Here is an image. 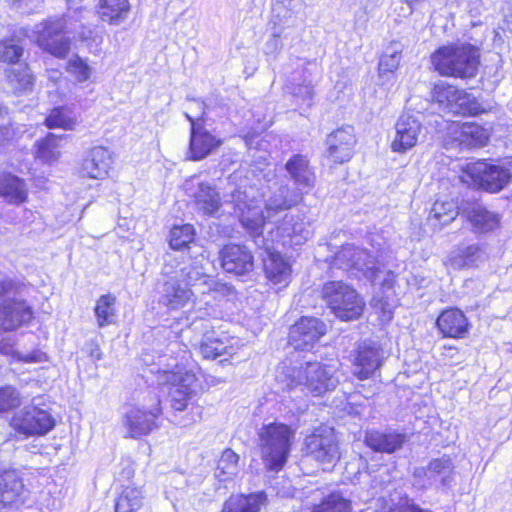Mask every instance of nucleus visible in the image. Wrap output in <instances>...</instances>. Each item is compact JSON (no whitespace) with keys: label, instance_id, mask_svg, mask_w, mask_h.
I'll list each match as a JSON object with an SVG mask.
<instances>
[{"label":"nucleus","instance_id":"obj_14","mask_svg":"<svg viewBox=\"0 0 512 512\" xmlns=\"http://www.w3.org/2000/svg\"><path fill=\"white\" fill-rule=\"evenodd\" d=\"M327 333L326 323L314 316H301L290 328L287 342L296 351H310Z\"/></svg>","mask_w":512,"mask_h":512},{"label":"nucleus","instance_id":"obj_58","mask_svg":"<svg viewBox=\"0 0 512 512\" xmlns=\"http://www.w3.org/2000/svg\"><path fill=\"white\" fill-rule=\"evenodd\" d=\"M243 226L248 228V229L250 228L247 222H243Z\"/></svg>","mask_w":512,"mask_h":512},{"label":"nucleus","instance_id":"obj_42","mask_svg":"<svg viewBox=\"0 0 512 512\" xmlns=\"http://www.w3.org/2000/svg\"><path fill=\"white\" fill-rule=\"evenodd\" d=\"M60 138L61 136L48 133L41 141H39L37 144L38 158L45 162H52L57 160L59 157L57 141Z\"/></svg>","mask_w":512,"mask_h":512},{"label":"nucleus","instance_id":"obj_37","mask_svg":"<svg viewBox=\"0 0 512 512\" xmlns=\"http://www.w3.org/2000/svg\"><path fill=\"white\" fill-rule=\"evenodd\" d=\"M116 303L117 298L111 293L100 295L96 300L94 314L99 328L116 323Z\"/></svg>","mask_w":512,"mask_h":512},{"label":"nucleus","instance_id":"obj_49","mask_svg":"<svg viewBox=\"0 0 512 512\" xmlns=\"http://www.w3.org/2000/svg\"><path fill=\"white\" fill-rule=\"evenodd\" d=\"M327 504L332 509L338 508L339 512H350V503L347 500L338 499L328 502Z\"/></svg>","mask_w":512,"mask_h":512},{"label":"nucleus","instance_id":"obj_38","mask_svg":"<svg viewBox=\"0 0 512 512\" xmlns=\"http://www.w3.org/2000/svg\"><path fill=\"white\" fill-rule=\"evenodd\" d=\"M43 124L48 129L73 130L77 124L76 117L67 106H56L50 109Z\"/></svg>","mask_w":512,"mask_h":512},{"label":"nucleus","instance_id":"obj_46","mask_svg":"<svg viewBox=\"0 0 512 512\" xmlns=\"http://www.w3.org/2000/svg\"><path fill=\"white\" fill-rule=\"evenodd\" d=\"M121 470L119 471V477L121 480H130L135 475L133 462L129 459L121 463Z\"/></svg>","mask_w":512,"mask_h":512},{"label":"nucleus","instance_id":"obj_28","mask_svg":"<svg viewBox=\"0 0 512 512\" xmlns=\"http://www.w3.org/2000/svg\"><path fill=\"white\" fill-rule=\"evenodd\" d=\"M460 214V204L456 197L437 198L431 206L428 221L442 228L454 222Z\"/></svg>","mask_w":512,"mask_h":512},{"label":"nucleus","instance_id":"obj_53","mask_svg":"<svg viewBox=\"0 0 512 512\" xmlns=\"http://www.w3.org/2000/svg\"><path fill=\"white\" fill-rule=\"evenodd\" d=\"M214 291H225L227 294H233L234 288L232 285L226 283H217L213 289Z\"/></svg>","mask_w":512,"mask_h":512},{"label":"nucleus","instance_id":"obj_4","mask_svg":"<svg viewBox=\"0 0 512 512\" xmlns=\"http://www.w3.org/2000/svg\"><path fill=\"white\" fill-rule=\"evenodd\" d=\"M320 299L340 321L349 322L362 317L366 303L356 288L343 280H328L320 287Z\"/></svg>","mask_w":512,"mask_h":512},{"label":"nucleus","instance_id":"obj_50","mask_svg":"<svg viewBox=\"0 0 512 512\" xmlns=\"http://www.w3.org/2000/svg\"><path fill=\"white\" fill-rule=\"evenodd\" d=\"M396 283V276L393 272H389L387 274V277L382 281L381 288L383 290L385 289H392L395 286Z\"/></svg>","mask_w":512,"mask_h":512},{"label":"nucleus","instance_id":"obj_47","mask_svg":"<svg viewBox=\"0 0 512 512\" xmlns=\"http://www.w3.org/2000/svg\"><path fill=\"white\" fill-rule=\"evenodd\" d=\"M19 284H17L16 282L12 281V280H9V279H5V280H1L0 281V297L6 295V294H9V293H13V292H16L18 289H19Z\"/></svg>","mask_w":512,"mask_h":512},{"label":"nucleus","instance_id":"obj_9","mask_svg":"<svg viewBox=\"0 0 512 512\" xmlns=\"http://www.w3.org/2000/svg\"><path fill=\"white\" fill-rule=\"evenodd\" d=\"M304 456L313 460L329 464L340 457V449L335 431L326 424L314 427L303 441Z\"/></svg>","mask_w":512,"mask_h":512},{"label":"nucleus","instance_id":"obj_57","mask_svg":"<svg viewBox=\"0 0 512 512\" xmlns=\"http://www.w3.org/2000/svg\"><path fill=\"white\" fill-rule=\"evenodd\" d=\"M9 111L8 108L5 106H0V116L8 115Z\"/></svg>","mask_w":512,"mask_h":512},{"label":"nucleus","instance_id":"obj_52","mask_svg":"<svg viewBox=\"0 0 512 512\" xmlns=\"http://www.w3.org/2000/svg\"><path fill=\"white\" fill-rule=\"evenodd\" d=\"M357 248L355 247H348V248H343L338 254H337V258L340 260V261H343L344 259H346L348 256H353L356 252H357Z\"/></svg>","mask_w":512,"mask_h":512},{"label":"nucleus","instance_id":"obj_24","mask_svg":"<svg viewBox=\"0 0 512 512\" xmlns=\"http://www.w3.org/2000/svg\"><path fill=\"white\" fill-rule=\"evenodd\" d=\"M111 166L109 151L101 146L94 147L83 159L79 174L84 179L101 180L107 177Z\"/></svg>","mask_w":512,"mask_h":512},{"label":"nucleus","instance_id":"obj_12","mask_svg":"<svg viewBox=\"0 0 512 512\" xmlns=\"http://www.w3.org/2000/svg\"><path fill=\"white\" fill-rule=\"evenodd\" d=\"M385 360L384 350L373 341H361L351 354L352 375L359 381L375 377Z\"/></svg>","mask_w":512,"mask_h":512},{"label":"nucleus","instance_id":"obj_44","mask_svg":"<svg viewBox=\"0 0 512 512\" xmlns=\"http://www.w3.org/2000/svg\"><path fill=\"white\" fill-rule=\"evenodd\" d=\"M239 455L231 448H226L222 451L218 460V468L226 474L228 470L236 469L239 463Z\"/></svg>","mask_w":512,"mask_h":512},{"label":"nucleus","instance_id":"obj_51","mask_svg":"<svg viewBox=\"0 0 512 512\" xmlns=\"http://www.w3.org/2000/svg\"><path fill=\"white\" fill-rule=\"evenodd\" d=\"M442 349H443V355L445 357H450V358H452L454 355L458 354V352H459V348L452 344L443 345Z\"/></svg>","mask_w":512,"mask_h":512},{"label":"nucleus","instance_id":"obj_22","mask_svg":"<svg viewBox=\"0 0 512 512\" xmlns=\"http://www.w3.org/2000/svg\"><path fill=\"white\" fill-rule=\"evenodd\" d=\"M263 273L277 291L287 288L292 281V266L279 252L269 251L263 259Z\"/></svg>","mask_w":512,"mask_h":512},{"label":"nucleus","instance_id":"obj_11","mask_svg":"<svg viewBox=\"0 0 512 512\" xmlns=\"http://www.w3.org/2000/svg\"><path fill=\"white\" fill-rule=\"evenodd\" d=\"M163 414L161 400L157 399L152 407L132 406L124 415L122 424L126 438L141 439L159 428Z\"/></svg>","mask_w":512,"mask_h":512},{"label":"nucleus","instance_id":"obj_13","mask_svg":"<svg viewBox=\"0 0 512 512\" xmlns=\"http://www.w3.org/2000/svg\"><path fill=\"white\" fill-rule=\"evenodd\" d=\"M491 127L476 121H451L447 125V135L451 143L460 149H479L488 145Z\"/></svg>","mask_w":512,"mask_h":512},{"label":"nucleus","instance_id":"obj_34","mask_svg":"<svg viewBox=\"0 0 512 512\" xmlns=\"http://www.w3.org/2000/svg\"><path fill=\"white\" fill-rule=\"evenodd\" d=\"M144 502V494L136 485L122 487L114 503V512H138Z\"/></svg>","mask_w":512,"mask_h":512},{"label":"nucleus","instance_id":"obj_48","mask_svg":"<svg viewBox=\"0 0 512 512\" xmlns=\"http://www.w3.org/2000/svg\"><path fill=\"white\" fill-rule=\"evenodd\" d=\"M19 360L23 363H38L44 360V354L38 351H34L20 356Z\"/></svg>","mask_w":512,"mask_h":512},{"label":"nucleus","instance_id":"obj_2","mask_svg":"<svg viewBox=\"0 0 512 512\" xmlns=\"http://www.w3.org/2000/svg\"><path fill=\"white\" fill-rule=\"evenodd\" d=\"M295 429L284 422L264 424L258 432V448L266 471L278 473L286 466L295 442Z\"/></svg>","mask_w":512,"mask_h":512},{"label":"nucleus","instance_id":"obj_40","mask_svg":"<svg viewBox=\"0 0 512 512\" xmlns=\"http://www.w3.org/2000/svg\"><path fill=\"white\" fill-rule=\"evenodd\" d=\"M24 47L18 39L6 37L0 39V64L8 66L18 64L24 56Z\"/></svg>","mask_w":512,"mask_h":512},{"label":"nucleus","instance_id":"obj_17","mask_svg":"<svg viewBox=\"0 0 512 512\" xmlns=\"http://www.w3.org/2000/svg\"><path fill=\"white\" fill-rule=\"evenodd\" d=\"M463 216L469 223L471 231L476 235H490L502 226V215L490 210L488 206L474 199L466 202Z\"/></svg>","mask_w":512,"mask_h":512},{"label":"nucleus","instance_id":"obj_26","mask_svg":"<svg viewBox=\"0 0 512 512\" xmlns=\"http://www.w3.org/2000/svg\"><path fill=\"white\" fill-rule=\"evenodd\" d=\"M25 486L16 470L0 469V510L20 501Z\"/></svg>","mask_w":512,"mask_h":512},{"label":"nucleus","instance_id":"obj_43","mask_svg":"<svg viewBox=\"0 0 512 512\" xmlns=\"http://www.w3.org/2000/svg\"><path fill=\"white\" fill-rule=\"evenodd\" d=\"M65 70L78 83L86 82L90 79L92 69L90 65L78 55H74L65 66Z\"/></svg>","mask_w":512,"mask_h":512},{"label":"nucleus","instance_id":"obj_29","mask_svg":"<svg viewBox=\"0 0 512 512\" xmlns=\"http://www.w3.org/2000/svg\"><path fill=\"white\" fill-rule=\"evenodd\" d=\"M131 10L130 0H99L96 6L99 19L111 26L125 22Z\"/></svg>","mask_w":512,"mask_h":512},{"label":"nucleus","instance_id":"obj_1","mask_svg":"<svg viewBox=\"0 0 512 512\" xmlns=\"http://www.w3.org/2000/svg\"><path fill=\"white\" fill-rule=\"evenodd\" d=\"M429 62L431 70L441 77L468 80L479 72L481 50L469 42H449L438 46Z\"/></svg>","mask_w":512,"mask_h":512},{"label":"nucleus","instance_id":"obj_20","mask_svg":"<svg viewBox=\"0 0 512 512\" xmlns=\"http://www.w3.org/2000/svg\"><path fill=\"white\" fill-rule=\"evenodd\" d=\"M435 328L442 338L460 340L470 335L472 323L465 312L456 306L442 309L436 319Z\"/></svg>","mask_w":512,"mask_h":512},{"label":"nucleus","instance_id":"obj_7","mask_svg":"<svg viewBox=\"0 0 512 512\" xmlns=\"http://www.w3.org/2000/svg\"><path fill=\"white\" fill-rule=\"evenodd\" d=\"M202 112L198 116L184 113L185 118L190 124L189 141L186 151V160L198 162L204 160L216 152L223 144V139L214 135L205 127L207 120L205 105L199 103Z\"/></svg>","mask_w":512,"mask_h":512},{"label":"nucleus","instance_id":"obj_27","mask_svg":"<svg viewBox=\"0 0 512 512\" xmlns=\"http://www.w3.org/2000/svg\"><path fill=\"white\" fill-rule=\"evenodd\" d=\"M421 125L411 118L400 119L396 124V134L391 142L393 152L405 153L416 146Z\"/></svg>","mask_w":512,"mask_h":512},{"label":"nucleus","instance_id":"obj_33","mask_svg":"<svg viewBox=\"0 0 512 512\" xmlns=\"http://www.w3.org/2000/svg\"><path fill=\"white\" fill-rule=\"evenodd\" d=\"M5 79L17 96L31 92L36 82V77L27 63L18 68L7 69Z\"/></svg>","mask_w":512,"mask_h":512},{"label":"nucleus","instance_id":"obj_16","mask_svg":"<svg viewBox=\"0 0 512 512\" xmlns=\"http://www.w3.org/2000/svg\"><path fill=\"white\" fill-rule=\"evenodd\" d=\"M169 405L175 415L180 414L178 424L183 427L202 419L203 406L198 403L197 392L189 385L179 383L169 394Z\"/></svg>","mask_w":512,"mask_h":512},{"label":"nucleus","instance_id":"obj_18","mask_svg":"<svg viewBox=\"0 0 512 512\" xmlns=\"http://www.w3.org/2000/svg\"><path fill=\"white\" fill-rule=\"evenodd\" d=\"M326 156L336 165L349 162L355 155L357 136L354 127L343 125L332 131L326 139Z\"/></svg>","mask_w":512,"mask_h":512},{"label":"nucleus","instance_id":"obj_35","mask_svg":"<svg viewBox=\"0 0 512 512\" xmlns=\"http://www.w3.org/2000/svg\"><path fill=\"white\" fill-rule=\"evenodd\" d=\"M482 246L479 244L467 245L450 255L445 265L455 270L466 269L476 266L481 259Z\"/></svg>","mask_w":512,"mask_h":512},{"label":"nucleus","instance_id":"obj_10","mask_svg":"<svg viewBox=\"0 0 512 512\" xmlns=\"http://www.w3.org/2000/svg\"><path fill=\"white\" fill-rule=\"evenodd\" d=\"M9 425L14 432L25 438L40 437L54 429L56 420L47 410L28 405L12 415Z\"/></svg>","mask_w":512,"mask_h":512},{"label":"nucleus","instance_id":"obj_59","mask_svg":"<svg viewBox=\"0 0 512 512\" xmlns=\"http://www.w3.org/2000/svg\"><path fill=\"white\" fill-rule=\"evenodd\" d=\"M262 226H263V222L261 221V223L257 225L256 229L262 228Z\"/></svg>","mask_w":512,"mask_h":512},{"label":"nucleus","instance_id":"obj_21","mask_svg":"<svg viewBox=\"0 0 512 512\" xmlns=\"http://www.w3.org/2000/svg\"><path fill=\"white\" fill-rule=\"evenodd\" d=\"M33 319V310L25 300L6 299L0 303V328L13 331Z\"/></svg>","mask_w":512,"mask_h":512},{"label":"nucleus","instance_id":"obj_25","mask_svg":"<svg viewBox=\"0 0 512 512\" xmlns=\"http://www.w3.org/2000/svg\"><path fill=\"white\" fill-rule=\"evenodd\" d=\"M0 198L15 206L26 203L29 189L25 179L10 171H0Z\"/></svg>","mask_w":512,"mask_h":512},{"label":"nucleus","instance_id":"obj_32","mask_svg":"<svg viewBox=\"0 0 512 512\" xmlns=\"http://www.w3.org/2000/svg\"><path fill=\"white\" fill-rule=\"evenodd\" d=\"M285 169L298 186L305 188L314 186L316 175L313 168L310 167L307 156L302 154L292 155L286 162Z\"/></svg>","mask_w":512,"mask_h":512},{"label":"nucleus","instance_id":"obj_30","mask_svg":"<svg viewBox=\"0 0 512 512\" xmlns=\"http://www.w3.org/2000/svg\"><path fill=\"white\" fill-rule=\"evenodd\" d=\"M233 346L228 337H222L215 330L206 331L198 344V350L204 360H215L220 356L231 355Z\"/></svg>","mask_w":512,"mask_h":512},{"label":"nucleus","instance_id":"obj_41","mask_svg":"<svg viewBox=\"0 0 512 512\" xmlns=\"http://www.w3.org/2000/svg\"><path fill=\"white\" fill-rule=\"evenodd\" d=\"M21 404L22 397L16 387L12 385L0 386V414L14 411Z\"/></svg>","mask_w":512,"mask_h":512},{"label":"nucleus","instance_id":"obj_19","mask_svg":"<svg viewBox=\"0 0 512 512\" xmlns=\"http://www.w3.org/2000/svg\"><path fill=\"white\" fill-rule=\"evenodd\" d=\"M158 302L167 312L184 309L195 302L191 283L176 276H167L162 282V291Z\"/></svg>","mask_w":512,"mask_h":512},{"label":"nucleus","instance_id":"obj_56","mask_svg":"<svg viewBox=\"0 0 512 512\" xmlns=\"http://www.w3.org/2000/svg\"><path fill=\"white\" fill-rule=\"evenodd\" d=\"M411 511H412V512H431V511H429V510H425V509H422V508L417 507V506H412V507H411Z\"/></svg>","mask_w":512,"mask_h":512},{"label":"nucleus","instance_id":"obj_55","mask_svg":"<svg viewBox=\"0 0 512 512\" xmlns=\"http://www.w3.org/2000/svg\"><path fill=\"white\" fill-rule=\"evenodd\" d=\"M430 466L433 467L434 469H439L440 467H442V461L439 460V459H434L431 463H430Z\"/></svg>","mask_w":512,"mask_h":512},{"label":"nucleus","instance_id":"obj_5","mask_svg":"<svg viewBox=\"0 0 512 512\" xmlns=\"http://www.w3.org/2000/svg\"><path fill=\"white\" fill-rule=\"evenodd\" d=\"M284 383L287 391L301 387L306 394L322 397L335 389L338 380L330 365L318 361H308L287 371Z\"/></svg>","mask_w":512,"mask_h":512},{"label":"nucleus","instance_id":"obj_45","mask_svg":"<svg viewBox=\"0 0 512 512\" xmlns=\"http://www.w3.org/2000/svg\"><path fill=\"white\" fill-rule=\"evenodd\" d=\"M399 67V60L395 54L383 55L378 63L379 75L394 73Z\"/></svg>","mask_w":512,"mask_h":512},{"label":"nucleus","instance_id":"obj_23","mask_svg":"<svg viewBox=\"0 0 512 512\" xmlns=\"http://www.w3.org/2000/svg\"><path fill=\"white\" fill-rule=\"evenodd\" d=\"M406 440L404 433L395 430H368L364 437V443L369 449L385 454L397 452L404 446Z\"/></svg>","mask_w":512,"mask_h":512},{"label":"nucleus","instance_id":"obj_54","mask_svg":"<svg viewBox=\"0 0 512 512\" xmlns=\"http://www.w3.org/2000/svg\"><path fill=\"white\" fill-rule=\"evenodd\" d=\"M9 134V127L7 125H0V142L7 139Z\"/></svg>","mask_w":512,"mask_h":512},{"label":"nucleus","instance_id":"obj_3","mask_svg":"<svg viewBox=\"0 0 512 512\" xmlns=\"http://www.w3.org/2000/svg\"><path fill=\"white\" fill-rule=\"evenodd\" d=\"M461 178L478 191L497 194L512 183V172L498 159L480 158L462 166Z\"/></svg>","mask_w":512,"mask_h":512},{"label":"nucleus","instance_id":"obj_36","mask_svg":"<svg viewBox=\"0 0 512 512\" xmlns=\"http://www.w3.org/2000/svg\"><path fill=\"white\" fill-rule=\"evenodd\" d=\"M196 229L190 223L173 225L168 234L169 247L174 251L190 249L196 239Z\"/></svg>","mask_w":512,"mask_h":512},{"label":"nucleus","instance_id":"obj_39","mask_svg":"<svg viewBox=\"0 0 512 512\" xmlns=\"http://www.w3.org/2000/svg\"><path fill=\"white\" fill-rule=\"evenodd\" d=\"M195 204L204 214L212 215L221 207L219 193L208 184H201L195 195Z\"/></svg>","mask_w":512,"mask_h":512},{"label":"nucleus","instance_id":"obj_15","mask_svg":"<svg viewBox=\"0 0 512 512\" xmlns=\"http://www.w3.org/2000/svg\"><path fill=\"white\" fill-rule=\"evenodd\" d=\"M217 256L220 268L227 275L243 277L252 273L255 268L253 252L241 243L223 244Z\"/></svg>","mask_w":512,"mask_h":512},{"label":"nucleus","instance_id":"obj_31","mask_svg":"<svg viewBox=\"0 0 512 512\" xmlns=\"http://www.w3.org/2000/svg\"><path fill=\"white\" fill-rule=\"evenodd\" d=\"M266 500L264 491L231 494L224 502L223 512H260Z\"/></svg>","mask_w":512,"mask_h":512},{"label":"nucleus","instance_id":"obj_8","mask_svg":"<svg viewBox=\"0 0 512 512\" xmlns=\"http://www.w3.org/2000/svg\"><path fill=\"white\" fill-rule=\"evenodd\" d=\"M66 16H54L44 19L35 31V44L44 52L65 59L71 50Z\"/></svg>","mask_w":512,"mask_h":512},{"label":"nucleus","instance_id":"obj_6","mask_svg":"<svg viewBox=\"0 0 512 512\" xmlns=\"http://www.w3.org/2000/svg\"><path fill=\"white\" fill-rule=\"evenodd\" d=\"M430 97L432 103L455 116L476 117L486 112L476 97L446 81L434 83Z\"/></svg>","mask_w":512,"mask_h":512}]
</instances>
